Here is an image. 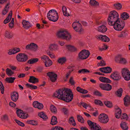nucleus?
<instances>
[{"label": "nucleus", "instance_id": "18", "mask_svg": "<svg viewBox=\"0 0 130 130\" xmlns=\"http://www.w3.org/2000/svg\"><path fill=\"white\" fill-rule=\"evenodd\" d=\"M12 14V11L11 10L10 11L8 16L6 18V19L3 22L4 24H6L10 22L11 19Z\"/></svg>", "mask_w": 130, "mask_h": 130}, {"label": "nucleus", "instance_id": "10", "mask_svg": "<svg viewBox=\"0 0 130 130\" xmlns=\"http://www.w3.org/2000/svg\"><path fill=\"white\" fill-rule=\"evenodd\" d=\"M99 119L100 122L104 124L107 123L109 121L108 117L106 114H100Z\"/></svg>", "mask_w": 130, "mask_h": 130}, {"label": "nucleus", "instance_id": "25", "mask_svg": "<svg viewBox=\"0 0 130 130\" xmlns=\"http://www.w3.org/2000/svg\"><path fill=\"white\" fill-rule=\"evenodd\" d=\"M121 18L123 20H125L128 19L129 17V14L126 12H124L122 13L121 15Z\"/></svg>", "mask_w": 130, "mask_h": 130}, {"label": "nucleus", "instance_id": "4", "mask_svg": "<svg viewBox=\"0 0 130 130\" xmlns=\"http://www.w3.org/2000/svg\"><path fill=\"white\" fill-rule=\"evenodd\" d=\"M47 18L50 21L55 22L58 19V13L54 9L50 10L47 13Z\"/></svg>", "mask_w": 130, "mask_h": 130}, {"label": "nucleus", "instance_id": "14", "mask_svg": "<svg viewBox=\"0 0 130 130\" xmlns=\"http://www.w3.org/2000/svg\"><path fill=\"white\" fill-rule=\"evenodd\" d=\"M11 100L14 102H16L18 99L19 95L18 92H13L11 96Z\"/></svg>", "mask_w": 130, "mask_h": 130}, {"label": "nucleus", "instance_id": "44", "mask_svg": "<svg viewBox=\"0 0 130 130\" xmlns=\"http://www.w3.org/2000/svg\"><path fill=\"white\" fill-rule=\"evenodd\" d=\"M66 60V58L63 57L59 58L58 60V62L59 63L62 64L63 63L65 62Z\"/></svg>", "mask_w": 130, "mask_h": 130}, {"label": "nucleus", "instance_id": "13", "mask_svg": "<svg viewBox=\"0 0 130 130\" xmlns=\"http://www.w3.org/2000/svg\"><path fill=\"white\" fill-rule=\"evenodd\" d=\"M32 105L34 107L38 108L39 109H41L43 108V106L42 103H40L37 101H35L33 103Z\"/></svg>", "mask_w": 130, "mask_h": 130}, {"label": "nucleus", "instance_id": "9", "mask_svg": "<svg viewBox=\"0 0 130 130\" xmlns=\"http://www.w3.org/2000/svg\"><path fill=\"white\" fill-rule=\"evenodd\" d=\"M47 75L51 81L53 83L55 82L57 80V75L54 72H48L46 73Z\"/></svg>", "mask_w": 130, "mask_h": 130}, {"label": "nucleus", "instance_id": "45", "mask_svg": "<svg viewBox=\"0 0 130 130\" xmlns=\"http://www.w3.org/2000/svg\"><path fill=\"white\" fill-rule=\"evenodd\" d=\"M104 103L106 106L108 107L111 108L112 107V103L109 101H105Z\"/></svg>", "mask_w": 130, "mask_h": 130}, {"label": "nucleus", "instance_id": "2", "mask_svg": "<svg viewBox=\"0 0 130 130\" xmlns=\"http://www.w3.org/2000/svg\"><path fill=\"white\" fill-rule=\"evenodd\" d=\"M118 12L116 11L113 10L111 11L109 13L107 19L108 24L112 26L113 24L120 20Z\"/></svg>", "mask_w": 130, "mask_h": 130}, {"label": "nucleus", "instance_id": "20", "mask_svg": "<svg viewBox=\"0 0 130 130\" xmlns=\"http://www.w3.org/2000/svg\"><path fill=\"white\" fill-rule=\"evenodd\" d=\"M66 48L69 51L71 52H74L77 51V49L74 46L70 45L66 46Z\"/></svg>", "mask_w": 130, "mask_h": 130}, {"label": "nucleus", "instance_id": "38", "mask_svg": "<svg viewBox=\"0 0 130 130\" xmlns=\"http://www.w3.org/2000/svg\"><path fill=\"white\" fill-rule=\"evenodd\" d=\"M114 8H116L118 10H120L122 7V5L120 3H118L113 4Z\"/></svg>", "mask_w": 130, "mask_h": 130}, {"label": "nucleus", "instance_id": "11", "mask_svg": "<svg viewBox=\"0 0 130 130\" xmlns=\"http://www.w3.org/2000/svg\"><path fill=\"white\" fill-rule=\"evenodd\" d=\"M99 87L102 90L109 91L111 90L112 88L111 86L108 84L101 83L99 84Z\"/></svg>", "mask_w": 130, "mask_h": 130}, {"label": "nucleus", "instance_id": "50", "mask_svg": "<svg viewBox=\"0 0 130 130\" xmlns=\"http://www.w3.org/2000/svg\"><path fill=\"white\" fill-rule=\"evenodd\" d=\"M94 103L95 104L101 106H103V105L102 102L98 100H94Z\"/></svg>", "mask_w": 130, "mask_h": 130}, {"label": "nucleus", "instance_id": "53", "mask_svg": "<svg viewBox=\"0 0 130 130\" xmlns=\"http://www.w3.org/2000/svg\"><path fill=\"white\" fill-rule=\"evenodd\" d=\"M50 50L53 51L56 49L57 48V45L55 44H52L49 47Z\"/></svg>", "mask_w": 130, "mask_h": 130}, {"label": "nucleus", "instance_id": "49", "mask_svg": "<svg viewBox=\"0 0 130 130\" xmlns=\"http://www.w3.org/2000/svg\"><path fill=\"white\" fill-rule=\"evenodd\" d=\"M41 59L42 61L44 63H45V62H46L48 60H49L50 59L46 55L43 56L41 57Z\"/></svg>", "mask_w": 130, "mask_h": 130}, {"label": "nucleus", "instance_id": "41", "mask_svg": "<svg viewBox=\"0 0 130 130\" xmlns=\"http://www.w3.org/2000/svg\"><path fill=\"white\" fill-rule=\"evenodd\" d=\"M6 72L7 74L9 76H11L14 73L13 71L8 68L6 69Z\"/></svg>", "mask_w": 130, "mask_h": 130}, {"label": "nucleus", "instance_id": "56", "mask_svg": "<svg viewBox=\"0 0 130 130\" xmlns=\"http://www.w3.org/2000/svg\"><path fill=\"white\" fill-rule=\"evenodd\" d=\"M38 116L43 120H45L48 118L47 116L45 114H38Z\"/></svg>", "mask_w": 130, "mask_h": 130}, {"label": "nucleus", "instance_id": "36", "mask_svg": "<svg viewBox=\"0 0 130 130\" xmlns=\"http://www.w3.org/2000/svg\"><path fill=\"white\" fill-rule=\"evenodd\" d=\"M89 3L91 6H99V3L95 0H90Z\"/></svg>", "mask_w": 130, "mask_h": 130}, {"label": "nucleus", "instance_id": "48", "mask_svg": "<svg viewBox=\"0 0 130 130\" xmlns=\"http://www.w3.org/2000/svg\"><path fill=\"white\" fill-rule=\"evenodd\" d=\"M115 114H121V109L117 106L115 107Z\"/></svg>", "mask_w": 130, "mask_h": 130}, {"label": "nucleus", "instance_id": "58", "mask_svg": "<svg viewBox=\"0 0 130 130\" xmlns=\"http://www.w3.org/2000/svg\"><path fill=\"white\" fill-rule=\"evenodd\" d=\"M15 121L19 125L22 127H24L25 126V124L22 122H20V121L17 120V119H15Z\"/></svg>", "mask_w": 130, "mask_h": 130}, {"label": "nucleus", "instance_id": "35", "mask_svg": "<svg viewBox=\"0 0 130 130\" xmlns=\"http://www.w3.org/2000/svg\"><path fill=\"white\" fill-rule=\"evenodd\" d=\"M27 123L28 124H30L34 125H37L38 124L37 122L34 120L27 121Z\"/></svg>", "mask_w": 130, "mask_h": 130}, {"label": "nucleus", "instance_id": "55", "mask_svg": "<svg viewBox=\"0 0 130 130\" xmlns=\"http://www.w3.org/2000/svg\"><path fill=\"white\" fill-rule=\"evenodd\" d=\"M17 110L16 113V114H26V112H25L23 110L18 108H16Z\"/></svg>", "mask_w": 130, "mask_h": 130}, {"label": "nucleus", "instance_id": "54", "mask_svg": "<svg viewBox=\"0 0 130 130\" xmlns=\"http://www.w3.org/2000/svg\"><path fill=\"white\" fill-rule=\"evenodd\" d=\"M106 65V63H105V61L103 60H102L100 61V63H98L97 65L98 66H101L102 67Z\"/></svg>", "mask_w": 130, "mask_h": 130}, {"label": "nucleus", "instance_id": "3", "mask_svg": "<svg viewBox=\"0 0 130 130\" xmlns=\"http://www.w3.org/2000/svg\"><path fill=\"white\" fill-rule=\"evenodd\" d=\"M56 35L58 38L66 40L67 41H69L71 38L70 34L64 30H61L58 31Z\"/></svg>", "mask_w": 130, "mask_h": 130}, {"label": "nucleus", "instance_id": "27", "mask_svg": "<svg viewBox=\"0 0 130 130\" xmlns=\"http://www.w3.org/2000/svg\"><path fill=\"white\" fill-rule=\"evenodd\" d=\"M38 61V58H32L27 61V63L33 64L37 62Z\"/></svg>", "mask_w": 130, "mask_h": 130}, {"label": "nucleus", "instance_id": "60", "mask_svg": "<svg viewBox=\"0 0 130 130\" xmlns=\"http://www.w3.org/2000/svg\"><path fill=\"white\" fill-rule=\"evenodd\" d=\"M80 104L81 105H82V106L83 107L85 108L86 109H87V108H88V107H90L89 106V105H88L86 103H85L81 102L80 103Z\"/></svg>", "mask_w": 130, "mask_h": 130}, {"label": "nucleus", "instance_id": "26", "mask_svg": "<svg viewBox=\"0 0 130 130\" xmlns=\"http://www.w3.org/2000/svg\"><path fill=\"white\" fill-rule=\"evenodd\" d=\"M5 35L6 38L8 39L12 38L13 36V34L11 32L8 31H6L5 32Z\"/></svg>", "mask_w": 130, "mask_h": 130}, {"label": "nucleus", "instance_id": "37", "mask_svg": "<svg viewBox=\"0 0 130 130\" xmlns=\"http://www.w3.org/2000/svg\"><path fill=\"white\" fill-rule=\"evenodd\" d=\"M69 123L71 124H72L74 126L76 125V123L75 120L73 117H72L70 118L69 119Z\"/></svg>", "mask_w": 130, "mask_h": 130}, {"label": "nucleus", "instance_id": "5", "mask_svg": "<svg viewBox=\"0 0 130 130\" xmlns=\"http://www.w3.org/2000/svg\"><path fill=\"white\" fill-rule=\"evenodd\" d=\"M90 54L89 51L85 49L82 50L78 54L77 60L79 61L80 59H86L88 57Z\"/></svg>", "mask_w": 130, "mask_h": 130}, {"label": "nucleus", "instance_id": "8", "mask_svg": "<svg viewBox=\"0 0 130 130\" xmlns=\"http://www.w3.org/2000/svg\"><path fill=\"white\" fill-rule=\"evenodd\" d=\"M17 60L19 62H24L28 59L27 55L24 53L18 54L16 57Z\"/></svg>", "mask_w": 130, "mask_h": 130}, {"label": "nucleus", "instance_id": "62", "mask_svg": "<svg viewBox=\"0 0 130 130\" xmlns=\"http://www.w3.org/2000/svg\"><path fill=\"white\" fill-rule=\"evenodd\" d=\"M52 130H63V128L60 126H56L55 127L53 128Z\"/></svg>", "mask_w": 130, "mask_h": 130}, {"label": "nucleus", "instance_id": "15", "mask_svg": "<svg viewBox=\"0 0 130 130\" xmlns=\"http://www.w3.org/2000/svg\"><path fill=\"white\" fill-rule=\"evenodd\" d=\"M23 27L26 29H28L32 26V25L28 21L23 20L22 22Z\"/></svg>", "mask_w": 130, "mask_h": 130}, {"label": "nucleus", "instance_id": "61", "mask_svg": "<svg viewBox=\"0 0 130 130\" xmlns=\"http://www.w3.org/2000/svg\"><path fill=\"white\" fill-rule=\"evenodd\" d=\"M122 55L121 54H119L117 55L115 57L116 61L117 62L119 61L120 59L122 58Z\"/></svg>", "mask_w": 130, "mask_h": 130}, {"label": "nucleus", "instance_id": "16", "mask_svg": "<svg viewBox=\"0 0 130 130\" xmlns=\"http://www.w3.org/2000/svg\"><path fill=\"white\" fill-rule=\"evenodd\" d=\"M124 104L126 106H128L130 104V97L128 95H126L123 99Z\"/></svg>", "mask_w": 130, "mask_h": 130}, {"label": "nucleus", "instance_id": "19", "mask_svg": "<svg viewBox=\"0 0 130 130\" xmlns=\"http://www.w3.org/2000/svg\"><path fill=\"white\" fill-rule=\"evenodd\" d=\"M99 80L102 82L106 83H110L111 82V81L107 78L101 76L99 78Z\"/></svg>", "mask_w": 130, "mask_h": 130}, {"label": "nucleus", "instance_id": "51", "mask_svg": "<svg viewBox=\"0 0 130 130\" xmlns=\"http://www.w3.org/2000/svg\"><path fill=\"white\" fill-rule=\"evenodd\" d=\"M77 117V120L79 122H80L82 123H84V119L82 116L80 115H78Z\"/></svg>", "mask_w": 130, "mask_h": 130}, {"label": "nucleus", "instance_id": "24", "mask_svg": "<svg viewBox=\"0 0 130 130\" xmlns=\"http://www.w3.org/2000/svg\"><path fill=\"white\" fill-rule=\"evenodd\" d=\"M10 4V2H9L5 6L4 10H3L2 11V13L3 15H5L8 12V9L9 8V7L8 6Z\"/></svg>", "mask_w": 130, "mask_h": 130}, {"label": "nucleus", "instance_id": "29", "mask_svg": "<svg viewBox=\"0 0 130 130\" xmlns=\"http://www.w3.org/2000/svg\"><path fill=\"white\" fill-rule=\"evenodd\" d=\"M57 123V118L55 116H52L50 124L52 125H54Z\"/></svg>", "mask_w": 130, "mask_h": 130}, {"label": "nucleus", "instance_id": "52", "mask_svg": "<svg viewBox=\"0 0 130 130\" xmlns=\"http://www.w3.org/2000/svg\"><path fill=\"white\" fill-rule=\"evenodd\" d=\"M105 69L106 73H110L112 71V68L110 67H105Z\"/></svg>", "mask_w": 130, "mask_h": 130}, {"label": "nucleus", "instance_id": "64", "mask_svg": "<svg viewBox=\"0 0 130 130\" xmlns=\"http://www.w3.org/2000/svg\"><path fill=\"white\" fill-rule=\"evenodd\" d=\"M61 110L64 114H67L69 113L68 110L65 108H63L61 109Z\"/></svg>", "mask_w": 130, "mask_h": 130}, {"label": "nucleus", "instance_id": "57", "mask_svg": "<svg viewBox=\"0 0 130 130\" xmlns=\"http://www.w3.org/2000/svg\"><path fill=\"white\" fill-rule=\"evenodd\" d=\"M119 62V63L125 64L126 63L127 61L125 58L122 57L120 59Z\"/></svg>", "mask_w": 130, "mask_h": 130}, {"label": "nucleus", "instance_id": "33", "mask_svg": "<svg viewBox=\"0 0 130 130\" xmlns=\"http://www.w3.org/2000/svg\"><path fill=\"white\" fill-rule=\"evenodd\" d=\"M25 85L27 88H30L31 90L36 89L37 88V86L30 85L28 83L26 84Z\"/></svg>", "mask_w": 130, "mask_h": 130}, {"label": "nucleus", "instance_id": "34", "mask_svg": "<svg viewBox=\"0 0 130 130\" xmlns=\"http://www.w3.org/2000/svg\"><path fill=\"white\" fill-rule=\"evenodd\" d=\"M101 127L99 125H96V123L93 124L91 128V130H100Z\"/></svg>", "mask_w": 130, "mask_h": 130}, {"label": "nucleus", "instance_id": "22", "mask_svg": "<svg viewBox=\"0 0 130 130\" xmlns=\"http://www.w3.org/2000/svg\"><path fill=\"white\" fill-rule=\"evenodd\" d=\"M28 82L30 83L33 84L38 83L39 82L38 79L33 76H30Z\"/></svg>", "mask_w": 130, "mask_h": 130}, {"label": "nucleus", "instance_id": "47", "mask_svg": "<svg viewBox=\"0 0 130 130\" xmlns=\"http://www.w3.org/2000/svg\"><path fill=\"white\" fill-rule=\"evenodd\" d=\"M45 65L46 67H50L52 64V61L50 59L49 60H48L46 62H45Z\"/></svg>", "mask_w": 130, "mask_h": 130}, {"label": "nucleus", "instance_id": "43", "mask_svg": "<svg viewBox=\"0 0 130 130\" xmlns=\"http://www.w3.org/2000/svg\"><path fill=\"white\" fill-rule=\"evenodd\" d=\"M17 116L22 119H25L29 117L28 114H17Z\"/></svg>", "mask_w": 130, "mask_h": 130}, {"label": "nucleus", "instance_id": "21", "mask_svg": "<svg viewBox=\"0 0 130 130\" xmlns=\"http://www.w3.org/2000/svg\"><path fill=\"white\" fill-rule=\"evenodd\" d=\"M107 28L104 25H102L98 27V30L99 31L102 33H104L107 31Z\"/></svg>", "mask_w": 130, "mask_h": 130}, {"label": "nucleus", "instance_id": "23", "mask_svg": "<svg viewBox=\"0 0 130 130\" xmlns=\"http://www.w3.org/2000/svg\"><path fill=\"white\" fill-rule=\"evenodd\" d=\"M75 30L76 32H77L79 33H80L81 32L83 31V29L82 27V25L79 22L76 25V29Z\"/></svg>", "mask_w": 130, "mask_h": 130}, {"label": "nucleus", "instance_id": "30", "mask_svg": "<svg viewBox=\"0 0 130 130\" xmlns=\"http://www.w3.org/2000/svg\"><path fill=\"white\" fill-rule=\"evenodd\" d=\"M120 126L123 130H127L128 127L126 122H121V123L120 124Z\"/></svg>", "mask_w": 130, "mask_h": 130}, {"label": "nucleus", "instance_id": "12", "mask_svg": "<svg viewBox=\"0 0 130 130\" xmlns=\"http://www.w3.org/2000/svg\"><path fill=\"white\" fill-rule=\"evenodd\" d=\"M110 77L113 80L117 81L120 80L122 77L119 73L117 71L113 72L110 75Z\"/></svg>", "mask_w": 130, "mask_h": 130}, {"label": "nucleus", "instance_id": "7", "mask_svg": "<svg viewBox=\"0 0 130 130\" xmlns=\"http://www.w3.org/2000/svg\"><path fill=\"white\" fill-rule=\"evenodd\" d=\"M121 72L122 76L125 80L128 81L130 80V72L127 68H123Z\"/></svg>", "mask_w": 130, "mask_h": 130}, {"label": "nucleus", "instance_id": "17", "mask_svg": "<svg viewBox=\"0 0 130 130\" xmlns=\"http://www.w3.org/2000/svg\"><path fill=\"white\" fill-rule=\"evenodd\" d=\"M97 38L99 39H101L103 41L108 42L110 41V39L106 36L101 35L99 37L97 36Z\"/></svg>", "mask_w": 130, "mask_h": 130}, {"label": "nucleus", "instance_id": "63", "mask_svg": "<svg viewBox=\"0 0 130 130\" xmlns=\"http://www.w3.org/2000/svg\"><path fill=\"white\" fill-rule=\"evenodd\" d=\"M93 94L94 95L100 96H101L102 94L99 91H95L94 92Z\"/></svg>", "mask_w": 130, "mask_h": 130}, {"label": "nucleus", "instance_id": "39", "mask_svg": "<svg viewBox=\"0 0 130 130\" xmlns=\"http://www.w3.org/2000/svg\"><path fill=\"white\" fill-rule=\"evenodd\" d=\"M50 109L52 113H56L57 109L56 107L54 105H51L50 106Z\"/></svg>", "mask_w": 130, "mask_h": 130}, {"label": "nucleus", "instance_id": "1", "mask_svg": "<svg viewBox=\"0 0 130 130\" xmlns=\"http://www.w3.org/2000/svg\"><path fill=\"white\" fill-rule=\"evenodd\" d=\"M73 94L70 89L66 88L60 89L54 93L53 96L66 102L72 101L73 99Z\"/></svg>", "mask_w": 130, "mask_h": 130}, {"label": "nucleus", "instance_id": "59", "mask_svg": "<svg viewBox=\"0 0 130 130\" xmlns=\"http://www.w3.org/2000/svg\"><path fill=\"white\" fill-rule=\"evenodd\" d=\"M121 119L127 120L128 119V116L127 114H121Z\"/></svg>", "mask_w": 130, "mask_h": 130}, {"label": "nucleus", "instance_id": "46", "mask_svg": "<svg viewBox=\"0 0 130 130\" xmlns=\"http://www.w3.org/2000/svg\"><path fill=\"white\" fill-rule=\"evenodd\" d=\"M1 120L3 121H8L9 119L8 116L6 114L3 115L1 117Z\"/></svg>", "mask_w": 130, "mask_h": 130}, {"label": "nucleus", "instance_id": "31", "mask_svg": "<svg viewBox=\"0 0 130 130\" xmlns=\"http://www.w3.org/2000/svg\"><path fill=\"white\" fill-rule=\"evenodd\" d=\"M15 79V77H10L6 78L5 80L7 83H12L14 82V80Z\"/></svg>", "mask_w": 130, "mask_h": 130}, {"label": "nucleus", "instance_id": "28", "mask_svg": "<svg viewBox=\"0 0 130 130\" xmlns=\"http://www.w3.org/2000/svg\"><path fill=\"white\" fill-rule=\"evenodd\" d=\"M123 92V89L122 88H120L118 89L115 92V93L116 95L118 97H121L122 95Z\"/></svg>", "mask_w": 130, "mask_h": 130}, {"label": "nucleus", "instance_id": "42", "mask_svg": "<svg viewBox=\"0 0 130 130\" xmlns=\"http://www.w3.org/2000/svg\"><path fill=\"white\" fill-rule=\"evenodd\" d=\"M32 51H37L38 48V45L34 43H32Z\"/></svg>", "mask_w": 130, "mask_h": 130}, {"label": "nucleus", "instance_id": "32", "mask_svg": "<svg viewBox=\"0 0 130 130\" xmlns=\"http://www.w3.org/2000/svg\"><path fill=\"white\" fill-rule=\"evenodd\" d=\"M62 9L64 15L67 17L70 15L69 13H67V8L66 7L64 6H62Z\"/></svg>", "mask_w": 130, "mask_h": 130}, {"label": "nucleus", "instance_id": "40", "mask_svg": "<svg viewBox=\"0 0 130 130\" xmlns=\"http://www.w3.org/2000/svg\"><path fill=\"white\" fill-rule=\"evenodd\" d=\"M127 35V34L125 30H124L121 32L119 35L118 37L120 38H124Z\"/></svg>", "mask_w": 130, "mask_h": 130}, {"label": "nucleus", "instance_id": "6", "mask_svg": "<svg viewBox=\"0 0 130 130\" xmlns=\"http://www.w3.org/2000/svg\"><path fill=\"white\" fill-rule=\"evenodd\" d=\"M125 25V22L123 21L119 20L113 24V28L116 30L120 31L121 30L124 28Z\"/></svg>", "mask_w": 130, "mask_h": 130}]
</instances>
